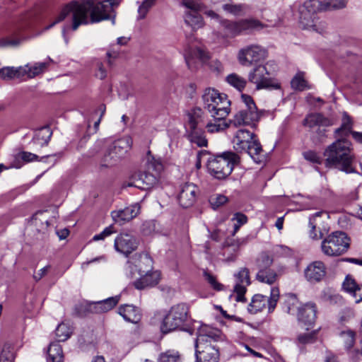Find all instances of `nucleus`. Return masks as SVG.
<instances>
[{"label": "nucleus", "instance_id": "1", "mask_svg": "<svg viewBox=\"0 0 362 362\" xmlns=\"http://www.w3.org/2000/svg\"><path fill=\"white\" fill-rule=\"evenodd\" d=\"M121 1L105 0L102 2L98 0L72 1L62 8L55 21L45 29H49L64 21L69 15H71L73 30H76L81 25H86L89 22L94 23L107 20L110 17L113 7L118 6Z\"/></svg>", "mask_w": 362, "mask_h": 362}, {"label": "nucleus", "instance_id": "2", "mask_svg": "<svg viewBox=\"0 0 362 362\" xmlns=\"http://www.w3.org/2000/svg\"><path fill=\"white\" fill-rule=\"evenodd\" d=\"M224 341L225 337L221 330L202 325L197 329L194 341L196 362H218V343Z\"/></svg>", "mask_w": 362, "mask_h": 362}, {"label": "nucleus", "instance_id": "3", "mask_svg": "<svg viewBox=\"0 0 362 362\" xmlns=\"http://www.w3.org/2000/svg\"><path fill=\"white\" fill-rule=\"evenodd\" d=\"M351 146V142L345 139H339L329 145L324 151L325 165L347 174L356 173L354 165L355 156Z\"/></svg>", "mask_w": 362, "mask_h": 362}, {"label": "nucleus", "instance_id": "4", "mask_svg": "<svg viewBox=\"0 0 362 362\" xmlns=\"http://www.w3.org/2000/svg\"><path fill=\"white\" fill-rule=\"evenodd\" d=\"M264 25L253 18L238 21L219 19L218 35L223 38H233L242 34H249L255 30H260Z\"/></svg>", "mask_w": 362, "mask_h": 362}, {"label": "nucleus", "instance_id": "5", "mask_svg": "<svg viewBox=\"0 0 362 362\" xmlns=\"http://www.w3.org/2000/svg\"><path fill=\"white\" fill-rule=\"evenodd\" d=\"M233 148L236 153L245 152L255 162L259 163L263 158L262 148L257 136L246 129H238L233 139Z\"/></svg>", "mask_w": 362, "mask_h": 362}, {"label": "nucleus", "instance_id": "6", "mask_svg": "<svg viewBox=\"0 0 362 362\" xmlns=\"http://www.w3.org/2000/svg\"><path fill=\"white\" fill-rule=\"evenodd\" d=\"M204 107L211 117L216 119H226L230 112V101L224 93L214 88H206L202 95Z\"/></svg>", "mask_w": 362, "mask_h": 362}, {"label": "nucleus", "instance_id": "7", "mask_svg": "<svg viewBox=\"0 0 362 362\" xmlns=\"http://www.w3.org/2000/svg\"><path fill=\"white\" fill-rule=\"evenodd\" d=\"M238 153L229 151L214 156L208 160L207 168L209 173L215 178L222 180L232 173L233 168L240 162Z\"/></svg>", "mask_w": 362, "mask_h": 362}, {"label": "nucleus", "instance_id": "8", "mask_svg": "<svg viewBox=\"0 0 362 362\" xmlns=\"http://www.w3.org/2000/svg\"><path fill=\"white\" fill-rule=\"evenodd\" d=\"M189 317V308L187 304L174 305L163 317L160 325L161 332L167 334L176 329H182Z\"/></svg>", "mask_w": 362, "mask_h": 362}, {"label": "nucleus", "instance_id": "9", "mask_svg": "<svg viewBox=\"0 0 362 362\" xmlns=\"http://www.w3.org/2000/svg\"><path fill=\"white\" fill-rule=\"evenodd\" d=\"M322 1L308 0L299 7V23L303 29L322 33V28L319 25L317 13L321 11Z\"/></svg>", "mask_w": 362, "mask_h": 362}, {"label": "nucleus", "instance_id": "10", "mask_svg": "<svg viewBox=\"0 0 362 362\" xmlns=\"http://www.w3.org/2000/svg\"><path fill=\"white\" fill-rule=\"evenodd\" d=\"M152 267L153 260L148 255L141 256L138 265L140 277L134 282L136 289L142 290L158 284L160 274L158 271H152Z\"/></svg>", "mask_w": 362, "mask_h": 362}, {"label": "nucleus", "instance_id": "11", "mask_svg": "<svg viewBox=\"0 0 362 362\" xmlns=\"http://www.w3.org/2000/svg\"><path fill=\"white\" fill-rule=\"evenodd\" d=\"M350 246V239L342 231H335L328 235L322 242V252L329 257L339 256L345 253Z\"/></svg>", "mask_w": 362, "mask_h": 362}, {"label": "nucleus", "instance_id": "12", "mask_svg": "<svg viewBox=\"0 0 362 362\" xmlns=\"http://www.w3.org/2000/svg\"><path fill=\"white\" fill-rule=\"evenodd\" d=\"M255 66L248 74V81L256 85V89H280V83L272 77V71L269 70L267 66Z\"/></svg>", "mask_w": 362, "mask_h": 362}, {"label": "nucleus", "instance_id": "13", "mask_svg": "<svg viewBox=\"0 0 362 362\" xmlns=\"http://www.w3.org/2000/svg\"><path fill=\"white\" fill-rule=\"evenodd\" d=\"M119 299V296H115L102 300L86 302L76 305L75 310L79 317H84L88 314H102L115 308Z\"/></svg>", "mask_w": 362, "mask_h": 362}, {"label": "nucleus", "instance_id": "14", "mask_svg": "<svg viewBox=\"0 0 362 362\" xmlns=\"http://www.w3.org/2000/svg\"><path fill=\"white\" fill-rule=\"evenodd\" d=\"M279 299V288L277 287H272L270 291V296L268 298L259 293L254 295L247 306V310L250 314H256L258 312L262 311L267 305L268 313H272L274 312Z\"/></svg>", "mask_w": 362, "mask_h": 362}, {"label": "nucleus", "instance_id": "15", "mask_svg": "<svg viewBox=\"0 0 362 362\" xmlns=\"http://www.w3.org/2000/svg\"><path fill=\"white\" fill-rule=\"evenodd\" d=\"M130 148L128 139H120L112 142L107 148L101 160L100 168H109L115 165L124 156Z\"/></svg>", "mask_w": 362, "mask_h": 362}, {"label": "nucleus", "instance_id": "16", "mask_svg": "<svg viewBox=\"0 0 362 362\" xmlns=\"http://www.w3.org/2000/svg\"><path fill=\"white\" fill-rule=\"evenodd\" d=\"M182 5L185 8V23L192 28L197 30L204 26V21L199 12L203 6L199 0H182Z\"/></svg>", "mask_w": 362, "mask_h": 362}, {"label": "nucleus", "instance_id": "17", "mask_svg": "<svg viewBox=\"0 0 362 362\" xmlns=\"http://www.w3.org/2000/svg\"><path fill=\"white\" fill-rule=\"evenodd\" d=\"M272 264L273 259L267 254L264 253L260 255L257 261L258 272L255 276L258 281L269 285L276 281L278 274L276 270L272 268Z\"/></svg>", "mask_w": 362, "mask_h": 362}, {"label": "nucleus", "instance_id": "18", "mask_svg": "<svg viewBox=\"0 0 362 362\" xmlns=\"http://www.w3.org/2000/svg\"><path fill=\"white\" fill-rule=\"evenodd\" d=\"M235 284L233 292L235 294L237 302L245 303L247 299L245 296L247 292V287L251 284L250 271L247 268H241L238 273L234 274Z\"/></svg>", "mask_w": 362, "mask_h": 362}, {"label": "nucleus", "instance_id": "19", "mask_svg": "<svg viewBox=\"0 0 362 362\" xmlns=\"http://www.w3.org/2000/svg\"><path fill=\"white\" fill-rule=\"evenodd\" d=\"M266 56V51L257 45L247 46L239 51L238 59L243 66H250L254 62H258Z\"/></svg>", "mask_w": 362, "mask_h": 362}, {"label": "nucleus", "instance_id": "20", "mask_svg": "<svg viewBox=\"0 0 362 362\" xmlns=\"http://www.w3.org/2000/svg\"><path fill=\"white\" fill-rule=\"evenodd\" d=\"M259 119L260 114L257 110L242 108L230 119V124L235 127L246 125L255 128Z\"/></svg>", "mask_w": 362, "mask_h": 362}, {"label": "nucleus", "instance_id": "21", "mask_svg": "<svg viewBox=\"0 0 362 362\" xmlns=\"http://www.w3.org/2000/svg\"><path fill=\"white\" fill-rule=\"evenodd\" d=\"M115 249L117 252L128 256L138 247V241L132 235L127 233H122L118 235L114 243Z\"/></svg>", "mask_w": 362, "mask_h": 362}, {"label": "nucleus", "instance_id": "22", "mask_svg": "<svg viewBox=\"0 0 362 362\" xmlns=\"http://www.w3.org/2000/svg\"><path fill=\"white\" fill-rule=\"evenodd\" d=\"M132 181L128 186L135 187L142 190L151 188L157 182V177L146 171H139L134 173L131 178Z\"/></svg>", "mask_w": 362, "mask_h": 362}, {"label": "nucleus", "instance_id": "23", "mask_svg": "<svg viewBox=\"0 0 362 362\" xmlns=\"http://www.w3.org/2000/svg\"><path fill=\"white\" fill-rule=\"evenodd\" d=\"M298 321L306 327V329L313 326L317 317V307L313 303H307L298 308Z\"/></svg>", "mask_w": 362, "mask_h": 362}, {"label": "nucleus", "instance_id": "24", "mask_svg": "<svg viewBox=\"0 0 362 362\" xmlns=\"http://www.w3.org/2000/svg\"><path fill=\"white\" fill-rule=\"evenodd\" d=\"M139 213V207L137 204H134L123 209L112 211L111 215L115 223L122 226L133 219Z\"/></svg>", "mask_w": 362, "mask_h": 362}, {"label": "nucleus", "instance_id": "25", "mask_svg": "<svg viewBox=\"0 0 362 362\" xmlns=\"http://www.w3.org/2000/svg\"><path fill=\"white\" fill-rule=\"evenodd\" d=\"M197 187L192 183H186L181 187L178 201L183 208H188L194 203L197 194Z\"/></svg>", "mask_w": 362, "mask_h": 362}, {"label": "nucleus", "instance_id": "26", "mask_svg": "<svg viewBox=\"0 0 362 362\" xmlns=\"http://www.w3.org/2000/svg\"><path fill=\"white\" fill-rule=\"evenodd\" d=\"M246 243L245 239H227L223 245V256L226 262H234L238 256L240 247Z\"/></svg>", "mask_w": 362, "mask_h": 362}, {"label": "nucleus", "instance_id": "27", "mask_svg": "<svg viewBox=\"0 0 362 362\" xmlns=\"http://www.w3.org/2000/svg\"><path fill=\"white\" fill-rule=\"evenodd\" d=\"M325 267L323 262L316 261L310 264L305 270L307 280L311 283L318 282L325 276Z\"/></svg>", "mask_w": 362, "mask_h": 362}, {"label": "nucleus", "instance_id": "28", "mask_svg": "<svg viewBox=\"0 0 362 362\" xmlns=\"http://www.w3.org/2000/svg\"><path fill=\"white\" fill-rule=\"evenodd\" d=\"M118 313L124 319V320L136 324L141 319L140 310L133 305H121L118 309Z\"/></svg>", "mask_w": 362, "mask_h": 362}, {"label": "nucleus", "instance_id": "29", "mask_svg": "<svg viewBox=\"0 0 362 362\" xmlns=\"http://www.w3.org/2000/svg\"><path fill=\"white\" fill-rule=\"evenodd\" d=\"M188 139L192 144H197L199 147L207 146V140L204 135V132L196 127V122L193 118H190Z\"/></svg>", "mask_w": 362, "mask_h": 362}, {"label": "nucleus", "instance_id": "30", "mask_svg": "<svg viewBox=\"0 0 362 362\" xmlns=\"http://www.w3.org/2000/svg\"><path fill=\"white\" fill-rule=\"evenodd\" d=\"M303 124L313 129L315 127H329L332 125L330 120L320 113H313L306 116Z\"/></svg>", "mask_w": 362, "mask_h": 362}, {"label": "nucleus", "instance_id": "31", "mask_svg": "<svg viewBox=\"0 0 362 362\" xmlns=\"http://www.w3.org/2000/svg\"><path fill=\"white\" fill-rule=\"evenodd\" d=\"M351 122L350 117L345 114L343 118V123L341 126L337 129L334 132L336 136H340L342 133L347 135L349 132L351 134L353 138L362 144V132H358L356 131H351Z\"/></svg>", "mask_w": 362, "mask_h": 362}, {"label": "nucleus", "instance_id": "32", "mask_svg": "<svg viewBox=\"0 0 362 362\" xmlns=\"http://www.w3.org/2000/svg\"><path fill=\"white\" fill-rule=\"evenodd\" d=\"M52 132L49 127H45L35 132L31 144L37 146L42 147L48 144Z\"/></svg>", "mask_w": 362, "mask_h": 362}, {"label": "nucleus", "instance_id": "33", "mask_svg": "<svg viewBox=\"0 0 362 362\" xmlns=\"http://www.w3.org/2000/svg\"><path fill=\"white\" fill-rule=\"evenodd\" d=\"M26 69L20 66H6L0 69V78L4 80H11L18 78L25 75Z\"/></svg>", "mask_w": 362, "mask_h": 362}, {"label": "nucleus", "instance_id": "34", "mask_svg": "<svg viewBox=\"0 0 362 362\" xmlns=\"http://www.w3.org/2000/svg\"><path fill=\"white\" fill-rule=\"evenodd\" d=\"M52 62L53 60L50 57H48L46 62L35 63L31 66L27 64L25 67H23V69H26L25 75H28L29 78H33L44 72Z\"/></svg>", "mask_w": 362, "mask_h": 362}, {"label": "nucleus", "instance_id": "35", "mask_svg": "<svg viewBox=\"0 0 362 362\" xmlns=\"http://www.w3.org/2000/svg\"><path fill=\"white\" fill-rule=\"evenodd\" d=\"M194 58L200 60L202 62H205L209 59V55L207 52L199 47L194 49L188 56L185 57L187 66L189 69L195 68L192 62Z\"/></svg>", "mask_w": 362, "mask_h": 362}, {"label": "nucleus", "instance_id": "36", "mask_svg": "<svg viewBox=\"0 0 362 362\" xmlns=\"http://www.w3.org/2000/svg\"><path fill=\"white\" fill-rule=\"evenodd\" d=\"M225 80L239 92H243L247 83V81L245 78L235 73L228 74Z\"/></svg>", "mask_w": 362, "mask_h": 362}, {"label": "nucleus", "instance_id": "37", "mask_svg": "<svg viewBox=\"0 0 362 362\" xmlns=\"http://www.w3.org/2000/svg\"><path fill=\"white\" fill-rule=\"evenodd\" d=\"M48 362H63V351L60 344L57 342H52L47 351Z\"/></svg>", "mask_w": 362, "mask_h": 362}, {"label": "nucleus", "instance_id": "38", "mask_svg": "<svg viewBox=\"0 0 362 362\" xmlns=\"http://www.w3.org/2000/svg\"><path fill=\"white\" fill-rule=\"evenodd\" d=\"M224 119L214 118V122H209L206 125L207 132L210 134H214L226 130L231 124L230 122H226Z\"/></svg>", "mask_w": 362, "mask_h": 362}, {"label": "nucleus", "instance_id": "39", "mask_svg": "<svg viewBox=\"0 0 362 362\" xmlns=\"http://www.w3.org/2000/svg\"><path fill=\"white\" fill-rule=\"evenodd\" d=\"M223 9L233 16H243L246 14L248 6L244 4H225L222 6Z\"/></svg>", "mask_w": 362, "mask_h": 362}, {"label": "nucleus", "instance_id": "40", "mask_svg": "<svg viewBox=\"0 0 362 362\" xmlns=\"http://www.w3.org/2000/svg\"><path fill=\"white\" fill-rule=\"evenodd\" d=\"M346 0H325L322 1L321 11L341 9L346 6Z\"/></svg>", "mask_w": 362, "mask_h": 362}, {"label": "nucleus", "instance_id": "41", "mask_svg": "<svg viewBox=\"0 0 362 362\" xmlns=\"http://www.w3.org/2000/svg\"><path fill=\"white\" fill-rule=\"evenodd\" d=\"M71 334V329L65 323L59 324L55 329L57 339L59 341L66 340Z\"/></svg>", "mask_w": 362, "mask_h": 362}, {"label": "nucleus", "instance_id": "42", "mask_svg": "<svg viewBox=\"0 0 362 362\" xmlns=\"http://www.w3.org/2000/svg\"><path fill=\"white\" fill-rule=\"evenodd\" d=\"M340 337L344 344L345 349H350L355 343V333L351 330L343 331L340 334Z\"/></svg>", "mask_w": 362, "mask_h": 362}, {"label": "nucleus", "instance_id": "43", "mask_svg": "<svg viewBox=\"0 0 362 362\" xmlns=\"http://www.w3.org/2000/svg\"><path fill=\"white\" fill-rule=\"evenodd\" d=\"M158 362H181L177 353L168 351L160 354Z\"/></svg>", "mask_w": 362, "mask_h": 362}, {"label": "nucleus", "instance_id": "44", "mask_svg": "<svg viewBox=\"0 0 362 362\" xmlns=\"http://www.w3.org/2000/svg\"><path fill=\"white\" fill-rule=\"evenodd\" d=\"M33 16V12H29L28 13L24 15L20 19V21L15 24L13 29H11L9 32L11 33H16L18 31L25 28L28 23H25L28 19L32 18Z\"/></svg>", "mask_w": 362, "mask_h": 362}, {"label": "nucleus", "instance_id": "45", "mask_svg": "<svg viewBox=\"0 0 362 362\" xmlns=\"http://www.w3.org/2000/svg\"><path fill=\"white\" fill-rule=\"evenodd\" d=\"M306 81L300 74L295 76L291 81L292 88L298 90H303L306 87Z\"/></svg>", "mask_w": 362, "mask_h": 362}, {"label": "nucleus", "instance_id": "46", "mask_svg": "<svg viewBox=\"0 0 362 362\" xmlns=\"http://www.w3.org/2000/svg\"><path fill=\"white\" fill-rule=\"evenodd\" d=\"M228 201V198L222 194H216L211 196L209 199L210 204L214 209H216L219 206H222Z\"/></svg>", "mask_w": 362, "mask_h": 362}, {"label": "nucleus", "instance_id": "47", "mask_svg": "<svg viewBox=\"0 0 362 362\" xmlns=\"http://www.w3.org/2000/svg\"><path fill=\"white\" fill-rule=\"evenodd\" d=\"M297 299L294 296L289 297L285 302H284V310L286 313L288 314H294L296 310H298L297 307Z\"/></svg>", "mask_w": 362, "mask_h": 362}, {"label": "nucleus", "instance_id": "48", "mask_svg": "<svg viewBox=\"0 0 362 362\" xmlns=\"http://www.w3.org/2000/svg\"><path fill=\"white\" fill-rule=\"evenodd\" d=\"M358 285L356 284L354 279L346 276L345 281L343 283V288L347 293H349L351 295H353L356 290Z\"/></svg>", "mask_w": 362, "mask_h": 362}, {"label": "nucleus", "instance_id": "49", "mask_svg": "<svg viewBox=\"0 0 362 362\" xmlns=\"http://www.w3.org/2000/svg\"><path fill=\"white\" fill-rule=\"evenodd\" d=\"M204 276L209 284L213 287L214 289L216 291H221L223 289V285L218 283L216 281V279L211 274L204 272Z\"/></svg>", "mask_w": 362, "mask_h": 362}, {"label": "nucleus", "instance_id": "50", "mask_svg": "<svg viewBox=\"0 0 362 362\" xmlns=\"http://www.w3.org/2000/svg\"><path fill=\"white\" fill-rule=\"evenodd\" d=\"M115 233H116V230H115L114 226L111 225L108 227H106L99 234L95 235L93 238V240L98 241V240H104L106 237H108Z\"/></svg>", "mask_w": 362, "mask_h": 362}, {"label": "nucleus", "instance_id": "51", "mask_svg": "<svg viewBox=\"0 0 362 362\" xmlns=\"http://www.w3.org/2000/svg\"><path fill=\"white\" fill-rule=\"evenodd\" d=\"M16 159H21L24 163L33 162L38 160V156L36 154H34L30 152L22 151L19 153L16 158Z\"/></svg>", "mask_w": 362, "mask_h": 362}, {"label": "nucleus", "instance_id": "52", "mask_svg": "<svg viewBox=\"0 0 362 362\" xmlns=\"http://www.w3.org/2000/svg\"><path fill=\"white\" fill-rule=\"evenodd\" d=\"M298 341L301 344H311L313 343L315 340V333H305L300 334L298 337Z\"/></svg>", "mask_w": 362, "mask_h": 362}, {"label": "nucleus", "instance_id": "53", "mask_svg": "<svg viewBox=\"0 0 362 362\" xmlns=\"http://www.w3.org/2000/svg\"><path fill=\"white\" fill-rule=\"evenodd\" d=\"M95 76L101 80L107 76V69L105 68L103 63L100 61L95 62Z\"/></svg>", "mask_w": 362, "mask_h": 362}, {"label": "nucleus", "instance_id": "54", "mask_svg": "<svg viewBox=\"0 0 362 362\" xmlns=\"http://www.w3.org/2000/svg\"><path fill=\"white\" fill-rule=\"evenodd\" d=\"M303 157L305 160L313 163H320L322 160V158L318 155V153L313 151L304 152Z\"/></svg>", "mask_w": 362, "mask_h": 362}, {"label": "nucleus", "instance_id": "55", "mask_svg": "<svg viewBox=\"0 0 362 362\" xmlns=\"http://www.w3.org/2000/svg\"><path fill=\"white\" fill-rule=\"evenodd\" d=\"M153 5L151 4L150 3L147 2L146 1H144L142 4L139 6L138 8V13L139 19H143L146 17V14L148 13L149 9L153 6Z\"/></svg>", "mask_w": 362, "mask_h": 362}, {"label": "nucleus", "instance_id": "56", "mask_svg": "<svg viewBox=\"0 0 362 362\" xmlns=\"http://www.w3.org/2000/svg\"><path fill=\"white\" fill-rule=\"evenodd\" d=\"M13 354L9 348H4L0 354V362H13Z\"/></svg>", "mask_w": 362, "mask_h": 362}, {"label": "nucleus", "instance_id": "57", "mask_svg": "<svg viewBox=\"0 0 362 362\" xmlns=\"http://www.w3.org/2000/svg\"><path fill=\"white\" fill-rule=\"evenodd\" d=\"M241 98L245 105L244 109L257 110V106L250 95L242 94Z\"/></svg>", "mask_w": 362, "mask_h": 362}, {"label": "nucleus", "instance_id": "58", "mask_svg": "<svg viewBox=\"0 0 362 362\" xmlns=\"http://www.w3.org/2000/svg\"><path fill=\"white\" fill-rule=\"evenodd\" d=\"M20 40H9L8 38H2L0 40V47H16L20 45Z\"/></svg>", "mask_w": 362, "mask_h": 362}, {"label": "nucleus", "instance_id": "59", "mask_svg": "<svg viewBox=\"0 0 362 362\" xmlns=\"http://www.w3.org/2000/svg\"><path fill=\"white\" fill-rule=\"evenodd\" d=\"M325 127H318L316 130L317 136L316 137H313V141L315 143H320L323 141V139L326 137V129Z\"/></svg>", "mask_w": 362, "mask_h": 362}, {"label": "nucleus", "instance_id": "60", "mask_svg": "<svg viewBox=\"0 0 362 362\" xmlns=\"http://www.w3.org/2000/svg\"><path fill=\"white\" fill-rule=\"evenodd\" d=\"M202 110L200 108H194L192 110V112L188 115V124L187 127H189L190 118H193L196 122V127H197V124L199 122V118L201 117Z\"/></svg>", "mask_w": 362, "mask_h": 362}, {"label": "nucleus", "instance_id": "61", "mask_svg": "<svg viewBox=\"0 0 362 362\" xmlns=\"http://www.w3.org/2000/svg\"><path fill=\"white\" fill-rule=\"evenodd\" d=\"M309 226L310 227V237L312 238V239H318L320 238H321L322 236V233L321 232H320V234L318 235L316 230H315V223L313 221V219L312 218H310L309 219Z\"/></svg>", "mask_w": 362, "mask_h": 362}, {"label": "nucleus", "instance_id": "62", "mask_svg": "<svg viewBox=\"0 0 362 362\" xmlns=\"http://www.w3.org/2000/svg\"><path fill=\"white\" fill-rule=\"evenodd\" d=\"M232 221H235V223H237V224H240V226H243L247 223V218L243 214L236 213L234 215V217L232 218Z\"/></svg>", "mask_w": 362, "mask_h": 362}, {"label": "nucleus", "instance_id": "63", "mask_svg": "<svg viewBox=\"0 0 362 362\" xmlns=\"http://www.w3.org/2000/svg\"><path fill=\"white\" fill-rule=\"evenodd\" d=\"M49 266H46L38 271V272L33 275V278L36 281H40L47 273Z\"/></svg>", "mask_w": 362, "mask_h": 362}, {"label": "nucleus", "instance_id": "64", "mask_svg": "<svg viewBox=\"0 0 362 362\" xmlns=\"http://www.w3.org/2000/svg\"><path fill=\"white\" fill-rule=\"evenodd\" d=\"M355 298V302L358 303L362 301V284L358 285L354 293L352 295Z\"/></svg>", "mask_w": 362, "mask_h": 362}]
</instances>
